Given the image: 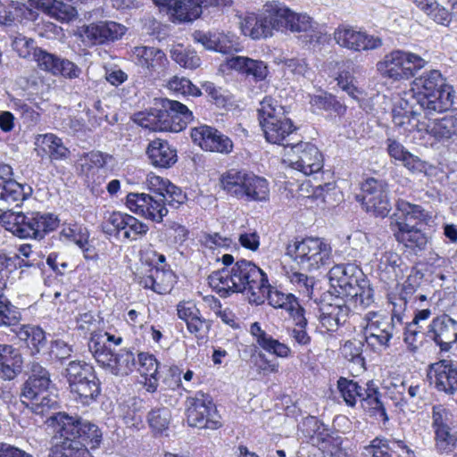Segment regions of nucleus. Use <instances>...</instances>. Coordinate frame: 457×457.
Instances as JSON below:
<instances>
[{"label": "nucleus", "instance_id": "obj_1", "mask_svg": "<svg viewBox=\"0 0 457 457\" xmlns=\"http://www.w3.org/2000/svg\"><path fill=\"white\" fill-rule=\"evenodd\" d=\"M225 265L223 269L213 271L208 276V283L220 297H228L232 294H245L250 303L261 304L266 286L267 274L254 262L245 259L234 262L231 254H223L220 258Z\"/></svg>", "mask_w": 457, "mask_h": 457}, {"label": "nucleus", "instance_id": "obj_2", "mask_svg": "<svg viewBox=\"0 0 457 457\" xmlns=\"http://www.w3.org/2000/svg\"><path fill=\"white\" fill-rule=\"evenodd\" d=\"M453 89L447 85L441 72L431 70L412 81V88L403 96L425 109V117L430 119L435 113L450 109L453 103Z\"/></svg>", "mask_w": 457, "mask_h": 457}, {"label": "nucleus", "instance_id": "obj_3", "mask_svg": "<svg viewBox=\"0 0 457 457\" xmlns=\"http://www.w3.org/2000/svg\"><path fill=\"white\" fill-rule=\"evenodd\" d=\"M428 218V212L420 205L399 199L395 212L389 218V227L398 243L418 254L427 250L428 237L411 221H425Z\"/></svg>", "mask_w": 457, "mask_h": 457}, {"label": "nucleus", "instance_id": "obj_4", "mask_svg": "<svg viewBox=\"0 0 457 457\" xmlns=\"http://www.w3.org/2000/svg\"><path fill=\"white\" fill-rule=\"evenodd\" d=\"M81 419L64 411L54 412L47 418L46 423L54 433L48 457H92L78 439Z\"/></svg>", "mask_w": 457, "mask_h": 457}, {"label": "nucleus", "instance_id": "obj_5", "mask_svg": "<svg viewBox=\"0 0 457 457\" xmlns=\"http://www.w3.org/2000/svg\"><path fill=\"white\" fill-rule=\"evenodd\" d=\"M10 205L0 215L4 228L21 239L41 240L46 234L57 228L59 220L52 213L15 212Z\"/></svg>", "mask_w": 457, "mask_h": 457}, {"label": "nucleus", "instance_id": "obj_6", "mask_svg": "<svg viewBox=\"0 0 457 457\" xmlns=\"http://www.w3.org/2000/svg\"><path fill=\"white\" fill-rule=\"evenodd\" d=\"M258 115L266 140L282 145L284 152L300 137L284 107L273 98L265 97L261 102Z\"/></svg>", "mask_w": 457, "mask_h": 457}, {"label": "nucleus", "instance_id": "obj_7", "mask_svg": "<svg viewBox=\"0 0 457 457\" xmlns=\"http://www.w3.org/2000/svg\"><path fill=\"white\" fill-rule=\"evenodd\" d=\"M286 255L306 271L320 270L332 262L331 247L318 237L289 241L286 247Z\"/></svg>", "mask_w": 457, "mask_h": 457}, {"label": "nucleus", "instance_id": "obj_8", "mask_svg": "<svg viewBox=\"0 0 457 457\" xmlns=\"http://www.w3.org/2000/svg\"><path fill=\"white\" fill-rule=\"evenodd\" d=\"M65 377L77 402L89 405L96 401L101 387L92 365L80 361H70L65 370Z\"/></svg>", "mask_w": 457, "mask_h": 457}, {"label": "nucleus", "instance_id": "obj_9", "mask_svg": "<svg viewBox=\"0 0 457 457\" xmlns=\"http://www.w3.org/2000/svg\"><path fill=\"white\" fill-rule=\"evenodd\" d=\"M428 62L420 55L403 50H394L377 63L379 73L395 81L413 78Z\"/></svg>", "mask_w": 457, "mask_h": 457}, {"label": "nucleus", "instance_id": "obj_10", "mask_svg": "<svg viewBox=\"0 0 457 457\" xmlns=\"http://www.w3.org/2000/svg\"><path fill=\"white\" fill-rule=\"evenodd\" d=\"M186 417L188 426L197 428L217 429L222 425L212 398L202 391L187 397Z\"/></svg>", "mask_w": 457, "mask_h": 457}, {"label": "nucleus", "instance_id": "obj_11", "mask_svg": "<svg viewBox=\"0 0 457 457\" xmlns=\"http://www.w3.org/2000/svg\"><path fill=\"white\" fill-rule=\"evenodd\" d=\"M278 9H280V3L272 1L264 5L261 14L245 15L241 21L243 33L253 39H261L271 37L274 30L280 31V21L277 13Z\"/></svg>", "mask_w": 457, "mask_h": 457}, {"label": "nucleus", "instance_id": "obj_12", "mask_svg": "<svg viewBox=\"0 0 457 457\" xmlns=\"http://www.w3.org/2000/svg\"><path fill=\"white\" fill-rule=\"evenodd\" d=\"M290 166L306 176L320 171L323 167V157L316 145L303 142L300 137L284 152Z\"/></svg>", "mask_w": 457, "mask_h": 457}, {"label": "nucleus", "instance_id": "obj_13", "mask_svg": "<svg viewBox=\"0 0 457 457\" xmlns=\"http://www.w3.org/2000/svg\"><path fill=\"white\" fill-rule=\"evenodd\" d=\"M361 202L366 212L376 217H386L392 209L387 183L369 178L361 184Z\"/></svg>", "mask_w": 457, "mask_h": 457}, {"label": "nucleus", "instance_id": "obj_14", "mask_svg": "<svg viewBox=\"0 0 457 457\" xmlns=\"http://www.w3.org/2000/svg\"><path fill=\"white\" fill-rule=\"evenodd\" d=\"M425 115V109L419 108V104L402 96L392 111L393 122L403 132L426 131L428 134L429 123L420 121V116Z\"/></svg>", "mask_w": 457, "mask_h": 457}, {"label": "nucleus", "instance_id": "obj_15", "mask_svg": "<svg viewBox=\"0 0 457 457\" xmlns=\"http://www.w3.org/2000/svg\"><path fill=\"white\" fill-rule=\"evenodd\" d=\"M178 105V101L167 98L155 99L154 106L145 112L136 114L135 121L141 127L154 131H170L172 129L170 124V112H172V106Z\"/></svg>", "mask_w": 457, "mask_h": 457}, {"label": "nucleus", "instance_id": "obj_16", "mask_svg": "<svg viewBox=\"0 0 457 457\" xmlns=\"http://www.w3.org/2000/svg\"><path fill=\"white\" fill-rule=\"evenodd\" d=\"M425 337L433 342L440 352H449L457 343V320L448 314L437 315L428 325Z\"/></svg>", "mask_w": 457, "mask_h": 457}, {"label": "nucleus", "instance_id": "obj_17", "mask_svg": "<svg viewBox=\"0 0 457 457\" xmlns=\"http://www.w3.org/2000/svg\"><path fill=\"white\" fill-rule=\"evenodd\" d=\"M163 201L164 199L160 195L129 193L126 197V205L137 215L155 222H162L168 213Z\"/></svg>", "mask_w": 457, "mask_h": 457}, {"label": "nucleus", "instance_id": "obj_18", "mask_svg": "<svg viewBox=\"0 0 457 457\" xmlns=\"http://www.w3.org/2000/svg\"><path fill=\"white\" fill-rule=\"evenodd\" d=\"M333 37L340 46L353 51L374 50L382 46L380 37L356 30L347 25L338 26L333 33Z\"/></svg>", "mask_w": 457, "mask_h": 457}, {"label": "nucleus", "instance_id": "obj_19", "mask_svg": "<svg viewBox=\"0 0 457 457\" xmlns=\"http://www.w3.org/2000/svg\"><path fill=\"white\" fill-rule=\"evenodd\" d=\"M395 337L399 338L398 328H395L393 323H389L386 317L372 313V317L369 318L364 328L366 343L374 349L387 348Z\"/></svg>", "mask_w": 457, "mask_h": 457}, {"label": "nucleus", "instance_id": "obj_20", "mask_svg": "<svg viewBox=\"0 0 457 457\" xmlns=\"http://www.w3.org/2000/svg\"><path fill=\"white\" fill-rule=\"evenodd\" d=\"M364 278L361 269L353 263L337 264L328 271L330 285L342 298H345Z\"/></svg>", "mask_w": 457, "mask_h": 457}, {"label": "nucleus", "instance_id": "obj_21", "mask_svg": "<svg viewBox=\"0 0 457 457\" xmlns=\"http://www.w3.org/2000/svg\"><path fill=\"white\" fill-rule=\"evenodd\" d=\"M191 137L203 150L228 154L233 150V142L217 129L202 125L191 129Z\"/></svg>", "mask_w": 457, "mask_h": 457}, {"label": "nucleus", "instance_id": "obj_22", "mask_svg": "<svg viewBox=\"0 0 457 457\" xmlns=\"http://www.w3.org/2000/svg\"><path fill=\"white\" fill-rule=\"evenodd\" d=\"M231 4L232 0H174L167 12L174 21L186 23L200 18L204 7L230 6Z\"/></svg>", "mask_w": 457, "mask_h": 457}, {"label": "nucleus", "instance_id": "obj_23", "mask_svg": "<svg viewBox=\"0 0 457 457\" xmlns=\"http://www.w3.org/2000/svg\"><path fill=\"white\" fill-rule=\"evenodd\" d=\"M428 377L437 391L447 395L457 391V368L452 361L442 360L430 364Z\"/></svg>", "mask_w": 457, "mask_h": 457}, {"label": "nucleus", "instance_id": "obj_24", "mask_svg": "<svg viewBox=\"0 0 457 457\" xmlns=\"http://www.w3.org/2000/svg\"><path fill=\"white\" fill-rule=\"evenodd\" d=\"M35 61L38 67L53 75H62L64 78L77 79L81 74V69L68 59L61 58L46 50H37Z\"/></svg>", "mask_w": 457, "mask_h": 457}, {"label": "nucleus", "instance_id": "obj_25", "mask_svg": "<svg viewBox=\"0 0 457 457\" xmlns=\"http://www.w3.org/2000/svg\"><path fill=\"white\" fill-rule=\"evenodd\" d=\"M126 28L114 21H99L83 28V36L91 45H101L120 38Z\"/></svg>", "mask_w": 457, "mask_h": 457}, {"label": "nucleus", "instance_id": "obj_26", "mask_svg": "<svg viewBox=\"0 0 457 457\" xmlns=\"http://www.w3.org/2000/svg\"><path fill=\"white\" fill-rule=\"evenodd\" d=\"M345 298L337 296L333 303H325L320 307V320L327 331L334 332L345 323L350 308Z\"/></svg>", "mask_w": 457, "mask_h": 457}, {"label": "nucleus", "instance_id": "obj_27", "mask_svg": "<svg viewBox=\"0 0 457 457\" xmlns=\"http://www.w3.org/2000/svg\"><path fill=\"white\" fill-rule=\"evenodd\" d=\"M97 363L117 376L128 375L136 366L135 353L127 349H120L111 353H98Z\"/></svg>", "mask_w": 457, "mask_h": 457}, {"label": "nucleus", "instance_id": "obj_28", "mask_svg": "<svg viewBox=\"0 0 457 457\" xmlns=\"http://www.w3.org/2000/svg\"><path fill=\"white\" fill-rule=\"evenodd\" d=\"M32 194L29 185L20 184L15 180H4L0 176V212L8 210L10 205L20 206Z\"/></svg>", "mask_w": 457, "mask_h": 457}, {"label": "nucleus", "instance_id": "obj_29", "mask_svg": "<svg viewBox=\"0 0 457 457\" xmlns=\"http://www.w3.org/2000/svg\"><path fill=\"white\" fill-rule=\"evenodd\" d=\"M146 154L150 163L157 168L167 169L177 162V151L166 140L154 139L148 144Z\"/></svg>", "mask_w": 457, "mask_h": 457}, {"label": "nucleus", "instance_id": "obj_30", "mask_svg": "<svg viewBox=\"0 0 457 457\" xmlns=\"http://www.w3.org/2000/svg\"><path fill=\"white\" fill-rule=\"evenodd\" d=\"M230 69H233L255 82L262 81L268 75V67L264 62L245 56H235L227 61Z\"/></svg>", "mask_w": 457, "mask_h": 457}, {"label": "nucleus", "instance_id": "obj_31", "mask_svg": "<svg viewBox=\"0 0 457 457\" xmlns=\"http://www.w3.org/2000/svg\"><path fill=\"white\" fill-rule=\"evenodd\" d=\"M280 21V31L289 29L295 33H304L313 26L314 21L305 13H297L280 3V9L277 11Z\"/></svg>", "mask_w": 457, "mask_h": 457}, {"label": "nucleus", "instance_id": "obj_32", "mask_svg": "<svg viewBox=\"0 0 457 457\" xmlns=\"http://www.w3.org/2000/svg\"><path fill=\"white\" fill-rule=\"evenodd\" d=\"M22 357L11 345L0 344V377L13 379L21 370Z\"/></svg>", "mask_w": 457, "mask_h": 457}, {"label": "nucleus", "instance_id": "obj_33", "mask_svg": "<svg viewBox=\"0 0 457 457\" xmlns=\"http://www.w3.org/2000/svg\"><path fill=\"white\" fill-rule=\"evenodd\" d=\"M389 156L412 172H422L426 169L425 162L418 156L411 154L400 142L395 138H387L386 141Z\"/></svg>", "mask_w": 457, "mask_h": 457}, {"label": "nucleus", "instance_id": "obj_34", "mask_svg": "<svg viewBox=\"0 0 457 457\" xmlns=\"http://www.w3.org/2000/svg\"><path fill=\"white\" fill-rule=\"evenodd\" d=\"M17 338L29 349L30 354L35 355L46 345L45 331L37 326L18 325L12 328Z\"/></svg>", "mask_w": 457, "mask_h": 457}, {"label": "nucleus", "instance_id": "obj_35", "mask_svg": "<svg viewBox=\"0 0 457 457\" xmlns=\"http://www.w3.org/2000/svg\"><path fill=\"white\" fill-rule=\"evenodd\" d=\"M250 333L255 338L258 345L264 351L280 358H287L290 355V348L286 344L274 339L261 328L258 322H254L251 325Z\"/></svg>", "mask_w": 457, "mask_h": 457}, {"label": "nucleus", "instance_id": "obj_36", "mask_svg": "<svg viewBox=\"0 0 457 457\" xmlns=\"http://www.w3.org/2000/svg\"><path fill=\"white\" fill-rule=\"evenodd\" d=\"M195 39L206 49L214 50L222 54H231L237 50L234 35L213 32L209 34L198 33Z\"/></svg>", "mask_w": 457, "mask_h": 457}, {"label": "nucleus", "instance_id": "obj_37", "mask_svg": "<svg viewBox=\"0 0 457 457\" xmlns=\"http://www.w3.org/2000/svg\"><path fill=\"white\" fill-rule=\"evenodd\" d=\"M35 145L52 160H65L70 155V150L64 145L62 139L53 133L37 135Z\"/></svg>", "mask_w": 457, "mask_h": 457}, {"label": "nucleus", "instance_id": "obj_38", "mask_svg": "<svg viewBox=\"0 0 457 457\" xmlns=\"http://www.w3.org/2000/svg\"><path fill=\"white\" fill-rule=\"evenodd\" d=\"M37 4L46 13L62 22H68L77 15L75 7L68 0H37Z\"/></svg>", "mask_w": 457, "mask_h": 457}, {"label": "nucleus", "instance_id": "obj_39", "mask_svg": "<svg viewBox=\"0 0 457 457\" xmlns=\"http://www.w3.org/2000/svg\"><path fill=\"white\" fill-rule=\"evenodd\" d=\"M37 12L32 11L26 4L11 1L4 3L0 0V25L11 27L19 17L28 20H34Z\"/></svg>", "mask_w": 457, "mask_h": 457}, {"label": "nucleus", "instance_id": "obj_40", "mask_svg": "<svg viewBox=\"0 0 457 457\" xmlns=\"http://www.w3.org/2000/svg\"><path fill=\"white\" fill-rule=\"evenodd\" d=\"M24 405L34 414L42 417H49L53 413L58 412L61 405L57 388L52 389L48 393L37 396Z\"/></svg>", "mask_w": 457, "mask_h": 457}, {"label": "nucleus", "instance_id": "obj_41", "mask_svg": "<svg viewBox=\"0 0 457 457\" xmlns=\"http://www.w3.org/2000/svg\"><path fill=\"white\" fill-rule=\"evenodd\" d=\"M247 174L245 170L230 169L220 175V187L228 195L242 199Z\"/></svg>", "mask_w": 457, "mask_h": 457}, {"label": "nucleus", "instance_id": "obj_42", "mask_svg": "<svg viewBox=\"0 0 457 457\" xmlns=\"http://www.w3.org/2000/svg\"><path fill=\"white\" fill-rule=\"evenodd\" d=\"M270 188L268 181L253 173L247 174L244 185L243 198L246 201L263 202L269 199Z\"/></svg>", "mask_w": 457, "mask_h": 457}, {"label": "nucleus", "instance_id": "obj_43", "mask_svg": "<svg viewBox=\"0 0 457 457\" xmlns=\"http://www.w3.org/2000/svg\"><path fill=\"white\" fill-rule=\"evenodd\" d=\"M428 134L437 140L457 137V111L429 122Z\"/></svg>", "mask_w": 457, "mask_h": 457}, {"label": "nucleus", "instance_id": "obj_44", "mask_svg": "<svg viewBox=\"0 0 457 457\" xmlns=\"http://www.w3.org/2000/svg\"><path fill=\"white\" fill-rule=\"evenodd\" d=\"M138 371L145 378L147 391L154 392L158 386L159 363L152 354L140 353L138 354Z\"/></svg>", "mask_w": 457, "mask_h": 457}, {"label": "nucleus", "instance_id": "obj_45", "mask_svg": "<svg viewBox=\"0 0 457 457\" xmlns=\"http://www.w3.org/2000/svg\"><path fill=\"white\" fill-rule=\"evenodd\" d=\"M133 54L137 63L149 71H156L164 66L167 60L162 50L152 46H137L134 48Z\"/></svg>", "mask_w": 457, "mask_h": 457}, {"label": "nucleus", "instance_id": "obj_46", "mask_svg": "<svg viewBox=\"0 0 457 457\" xmlns=\"http://www.w3.org/2000/svg\"><path fill=\"white\" fill-rule=\"evenodd\" d=\"M121 342L120 337H115L107 332L93 333L88 342V348L95 359H98L100 353H111L113 352L110 347L111 343L119 345Z\"/></svg>", "mask_w": 457, "mask_h": 457}, {"label": "nucleus", "instance_id": "obj_47", "mask_svg": "<svg viewBox=\"0 0 457 457\" xmlns=\"http://www.w3.org/2000/svg\"><path fill=\"white\" fill-rule=\"evenodd\" d=\"M337 389L345 404L349 407H355L358 399L361 401L364 395L363 388L358 382L340 377L337 380Z\"/></svg>", "mask_w": 457, "mask_h": 457}, {"label": "nucleus", "instance_id": "obj_48", "mask_svg": "<svg viewBox=\"0 0 457 457\" xmlns=\"http://www.w3.org/2000/svg\"><path fill=\"white\" fill-rule=\"evenodd\" d=\"M262 294L263 298L262 303L265 299H267L269 304L274 308H280L287 311L293 310L294 306L295 307L296 305V298L292 294H285L274 287H271L269 282Z\"/></svg>", "mask_w": 457, "mask_h": 457}, {"label": "nucleus", "instance_id": "obj_49", "mask_svg": "<svg viewBox=\"0 0 457 457\" xmlns=\"http://www.w3.org/2000/svg\"><path fill=\"white\" fill-rule=\"evenodd\" d=\"M421 11L438 24L450 23V12L436 0H411Z\"/></svg>", "mask_w": 457, "mask_h": 457}, {"label": "nucleus", "instance_id": "obj_50", "mask_svg": "<svg viewBox=\"0 0 457 457\" xmlns=\"http://www.w3.org/2000/svg\"><path fill=\"white\" fill-rule=\"evenodd\" d=\"M42 381L43 383L37 382L34 378H28L25 381L20 394L21 402L23 405L37 396L43 395L52 389L56 388L54 384L47 383L45 380Z\"/></svg>", "mask_w": 457, "mask_h": 457}, {"label": "nucleus", "instance_id": "obj_51", "mask_svg": "<svg viewBox=\"0 0 457 457\" xmlns=\"http://www.w3.org/2000/svg\"><path fill=\"white\" fill-rule=\"evenodd\" d=\"M103 433L97 425L87 420L81 419L78 439L87 448H97L102 442Z\"/></svg>", "mask_w": 457, "mask_h": 457}, {"label": "nucleus", "instance_id": "obj_52", "mask_svg": "<svg viewBox=\"0 0 457 457\" xmlns=\"http://www.w3.org/2000/svg\"><path fill=\"white\" fill-rule=\"evenodd\" d=\"M374 290L370 287L369 280L364 278L361 283L350 291L345 297L346 302L352 303L354 306L358 304L368 307L373 302Z\"/></svg>", "mask_w": 457, "mask_h": 457}, {"label": "nucleus", "instance_id": "obj_53", "mask_svg": "<svg viewBox=\"0 0 457 457\" xmlns=\"http://www.w3.org/2000/svg\"><path fill=\"white\" fill-rule=\"evenodd\" d=\"M21 320L19 309L3 294L0 295V327L13 328Z\"/></svg>", "mask_w": 457, "mask_h": 457}, {"label": "nucleus", "instance_id": "obj_54", "mask_svg": "<svg viewBox=\"0 0 457 457\" xmlns=\"http://www.w3.org/2000/svg\"><path fill=\"white\" fill-rule=\"evenodd\" d=\"M174 62L186 69H196L201 65V59L195 50L185 48L179 45L170 50Z\"/></svg>", "mask_w": 457, "mask_h": 457}, {"label": "nucleus", "instance_id": "obj_55", "mask_svg": "<svg viewBox=\"0 0 457 457\" xmlns=\"http://www.w3.org/2000/svg\"><path fill=\"white\" fill-rule=\"evenodd\" d=\"M361 408L370 414V416L379 417L384 422L388 421L389 418L384 403L381 400V394L363 395L361 400Z\"/></svg>", "mask_w": 457, "mask_h": 457}, {"label": "nucleus", "instance_id": "obj_56", "mask_svg": "<svg viewBox=\"0 0 457 457\" xmlns=\"http://www.w3.org/2000/svg\"><path fill=\"white\" fill-rule=\"evenodd\" d=\"M453 414L441 404L432 408V428L434 432H439L454 428Z\"/></svg>", "mask_w": 457, "mask_h": 457}, {"label": "nucleus", "instance_id": "obj_57", "mask_svg": "<svg viewBox=\"0 0 457 457\" xmlns=\"http://www.w3.org/2000/svg\"><path fill=\"white\" fill-rule=\"evenodd\" d=\"M154 281V292L160 295L170 292L175 282V275L170 269L163 266L152 267Z\"/></svg>", "mask_w": 457, "mask_h": 457}, {"label": "nucleus", "instance_id": "obj_58", "mask_svg": "<svg viewBox=\"0 0 457 457\" xmlns=\"http://www.w3.org/2000/svg\"><path fill=\"white\" fill-rule=\"evenodd\" d=\"M12 40L11 46L12 49L21 58H29L31 55L35 59V54L37 50H43L42 48L35 46V41L32 38H29L21 33L15 32L10 35Z\"/></svg>", "mask_w": 457, "mask_h": 457}, {"label": "nucleus", "instance_id": "obj_59", "mask_svg": "<svg viewBox=\"0 0 457 457\" xmlns=\"http://www.w3.org/2000/svg\"><path fill=\"white\" fill-rule=\"evenodd\" d=\"M363 345L361 340H348L341 347V353L349 361L364 369L365 359L362 355Z\"/></svg>", "mask_w": 457, "mask_h": 457}, {"label": "nucleus", "instance_id": "obj_60", "mask_svg": "<svg viewBox=\"0 0 457 457\" xmlns=\"http://www.w3.org/2000/svg\"><path fill=\"white\" fill-rule=\"evenodd\" d=\"M178 105L175 104L172 106V112L170 113V124H172V129H170V132H179L183 130L188 122L193 120L192 112L183 104L178 101Z\"/></svg>", "mask_w": 457, "mask_h": 457}, {"label": "nucleus", "instance_id": "obj_61", "mask_svg": "<svg viewBox=\"0 0 457 457\" xmlns=\"http://www.w3.org/2000/svg\"><path fill=\"white\" fill-rule=\"evenodd\" d=\"M311 104L318 110L334 112L338 115H344L346 108L341 104L332 95L323 94L311 98Z\"/></svg>", "mask_w": 457, "mask_h": 457}, {"label": "nucleus", "instance_id": "obj_62", "mask_svg": "<svg viewBox=\"0 0 457 457\" xmlns=\"http://www.w3.org/2000/svg\"><path fill=\"white\" fill-rule=\"evenodd\" d=\"M147 420L153 430L162 433L169 427L170 411L165 407L154 409L148 413Z\"/></svg>", "mask_w": 457, "mask_h": 457}, {"label": "nucleus", "instance_id": "obj_63", "mask_svg": "<svg viewBox=\"0 0 457 457\" xmlns=\"http://www.w3.org/2000/svg\"><path fill=\"white\" fill-rule=\"evenodd\" d=\"M435 441L438 452H453L457 445V432L454 431V428L435 432Z\"/></svg>", "mask_w": 457, "mask_h": 457}, {"label": "nucleus", "instance_id": "obj_64", "mask_svg": "<svg viewBox=\"0 0 457 457\" xmlns=\"http://www.w3.org/2000/svg\"><path fill=\"white\" fill-rule=\"evenodd\" d=\"M422 326L415 325V323H408L404 327L403 332V341L407 345L408 349L415 353L422 345L423 336H425V332L422 333L420 328Z\"/></svg>", "mask_w": 457, "mask_h": 457}]
</instances>
